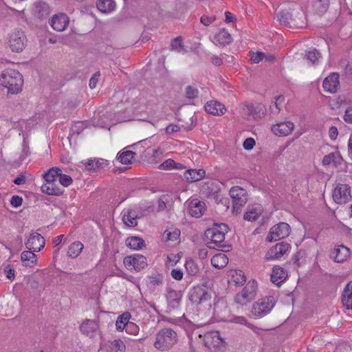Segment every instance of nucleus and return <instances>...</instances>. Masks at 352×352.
Listing matches in <instances>:
<instances>
[{"label":"nucleus","mask_w":352,"mask_h":352,"mask_svg":"<svg viewBox=\"0 0 352 352\" xmlns=\"http://www.w3.org/2000/svg\"><path fill=\"white\" fill-rule=\"evenodd\" d=\"M100 72H96L93 74L91 78L89 80V87L91 89H94L98 82V78L100 77Z\"/></svg>","instance_id":"obj_61"},{"label":"nucleus","mask_w":352,"mask_h":352,"mask_svg":"<svg viewBox=\"0 0 352 352\" xmlns=\"http://www.w3.org/2000/svg\"><path fill=\"white\" fill-rule=\"evenodd\" d=\"M255 145V141L253 138H247L243 142V147L245 150H251Z\"/></svg>","instance_id":"obj_62"},{"label":"nucleus","mask_w":352,"mask_h":352,"mask_svg":"<svg viewBox=\"0 0 352 352\" xmlns=\"http://www.w3.org/2000/svg\"><path fill=\"white\" fill-rule=\"evenodd\" d=\"M214 42L219 45H228L231 43L232 37L226 30H220L214 37Z\"/></svg>","instance_id":"obj_35"},{"label":"nucleus","mask_w":352,"mask_h":352,"mask_svg":"<svg viewBox=\"0 0 352 352\" xmlns=\"http://www.w3.org/2000/svg\"><path fill=\"white\" fill-rule=\"evenodd\" d=\"M108 352H124L125 345L120 340H115L108 346Z\"/></svg>","instance_id":"obj_45"},{"label":"nucleus","mask_w":352,"mask_h":352,"mask_svg":"<svg viewBox=\"0 0 352 352\" xmlns=\"http://www.w3.org/2000/svg\"><path fill=\"white\" fill-rule=\"evenodd\" d=\"M313 8L319 15H322L327 10L329 6V0H314Z\"/></svg>","instance_id":"obj_36"},{"label":"nucleus","mask_w":352,"mask_h":352,"mask_svg":"<svg viewBox=\"0 0 352 352\" xmlns=\"http://www.w3.org/2000/svg\"><path fill=\"white\" fill-rule=\"evenodd\" d=\"M25 244L27 249L33 250V252H39L45 246V239L41 234L33 232Z\"/></svg>","instance_id":"obj_16"},{"label":"nucleus","mask_w":352,"mask_h":352,"mask_svg":"<svg viewBox=\"0 0 352 352\" xmlns=\"http://www.w3.org/2000/svg\"><path fill=\"white\" fill-rule=\"evenodd\" d=\"M334 201L338 204H344L351 198V188L347 184H338L332 194Z\"/></svg>","instance_id":"obj_9"},{"label":"nucleus","mask_w":352,"mask_h":352,"mask_svg":"<svg viewBox=\"0 0 352 352\" xmlns=\"http://www.w3.org/2000/svg\"><path fill=\"white\" fill-rule=\"evenodd\" d=\"M0 85L8 89V94H16L22 90L23 76L15 69H7L0 76Z\"/></svg>","instance_id":"obj_2"},{"label":"nucleus","mask_w":352,"mask_h":352,"mask_svg":"<svg viewBox=\"0 0 352 352\" xmlns=\"http://www.w3.org/2000/svg\"><path fill=\"white\" fill-rule=\"evenodd\" d=\"M62 172L61 169L57 167L51 168L47 173L43 175L45 183L56 182V178Z\"/></svg>","instance_id":"obj_41"},{"label":"nucleus","mask_w":352,"mask_h":352,"mask_svg":"<svg viewBox=\"0 0 352 352\" xmlns=\"http://www.w3.org/2000/svg\"><path fill=\"white\" fill-rule=\"evenodd\" d=\"M294 124L290 121L283 122L273 125L272 127V132L279 136H287L289 135L294 130Z\"/></svg>","instance_id":"obj_21"},{"label":"nucleus","mask_w":352,"mask_h":352,"mask_svg":"<svg viewBox=\"0 0 352 352\" xmlns=\"http://www.w3.org/2000/svg\"><path fill=\"white\" fill-rule=\"evenodd\" d=\"M171 276L176 280H181L183 278L184 273L181 270L173 269L170 272Z\"/></svg>","instance_id":"obj_58"},{"label":"nucleus","mask_w":352,"mask_h":352,"mask_svg":"<svg viewBox=\"0 0 352 352\" xmlns=\"http://www.w3.org/2000/svg\"><path fill=\"white\" fill-rule=\"evenodd\" d=\"M124 264L129 270L139 271L146 265V258L140 254L127 256L124 258Z\"/></svg>","instance_id":"obj_13"},{"label":"nucleus","mask_w":352,"mask_h":352,"mask_svg":"<svg viewBox=\"0 0 352 352\" xmlns=\"http://www.w3.org/2000/svg\"><path fill=\"white\" fill-rule=\"evenodd\" d=\"M344 119L347 123L352 124V108H349L346 109Z\"/></svg>","instance_id":"obj_64"},{"label":"nucleus","mask_w":352,"mask_h":352,"mask_svg":"<svg viewBox=\"0 0 352 352\" xmlns=\"http://www.w3.org/2000/svg\"><path fill=\"white\" fill-rule=\"evenodd\" d=\"M83 245L81 242L76 241L72 243L68 249V256L72 258H76L82 252Z\"/></svg>","instance_id":"obj_42"},{"label":"nucleus","mask_w":352,"mask_h":352,"mask_svg":"<svg viewBox=\"0 0 352 352\" xmlns=\"http://www.w3.org/2000/svg\"><path fill=\"white\" fill-rule=\"evenodd\" d=\"M320 57V54L317 50L309 49L306 52L304 58L309 60L312 64H316Z\"/></svg>","instance_id":"obj_47"},{"label":"nucleus","mask_w":352,"mask_h":352,"mask_svg":"<svg viewBox=\"0 0 352 352\" xmlns=\"http://www.w3.org/2000/svg\"><path fill=\"white\" fill-rule=\"evenodd\" d=\"M80 330L82 334L93 338L100 330L99 322L95 320L85 319L81 323Z\"/></svg>","instance_id":"obj_15"},{"label":"nucleus","mask_w":352,"mask_h":352,"mask_svg":"<svg viewBox=\"0 0 352 352\" xmlns=\"http://www.w3.org/2000/svg\"><path fill=\"white\" fill-rule=\"evenodd\" d=\"M245 276L241 270H234L231 272V278L229 281L234 283L235 285H242L245 283Z\"/></svg>","instance_id":"obj_39"},{"label":"nucleus","mask_w":352,"mask_h":352,"mask_svg":"<svg viewBox=\"0 0 352 352\" xmlns=\"http://www.w3.org/2000/svg\"><path fill=\"white\" fill-rule=\"evenodd\" d=\"M126 245L132 250H139L145 247V242L139 236H130L126 240Z\"/></svg>","instance_id":"obj_32"},{"label":"nucleus","mask_w":352,"mask_h":352,"mask_svg":"<svg viewBox=\"0 0 352 352\" xmlns=\"http://www.w3.org/2000/svg\"><path fill=\"white\" fill-rule=\"evenodd\" d=\"M188 209L192 217L199 218L204 214L206 206L204 201H200L198 199H193L190 201Z\"/></svg>","instance_id":"obj_18"},{"label":"nucleus","mask_w":352,"mask_h":352,"mask_svg":"<svg viewBox=\"0 0 352 352\" xmlns=\"http://www.w3.org/2000/svg\"><path fill=\"white\" fill-rule=\"evenodd\" d=\"M342 162V157L339 152L331 153L324 156L322 159V164L328 166L331 164H333L336 166L341 164Z\"/></svg>","instance_id":"obj_31"},{"label":"nucleus","mask_w":352,"mask_h":352,"mask_svg":"<svg viewBox=\"0 0 352 352\" xmlns=\"http://www.w3.org/2000/svg\"><path fill=\"white\" fill-rule=\"evenodd\" d=\"M211 294L204 287H193L189 293L190 300L195 305L211 306Z\"/></svg>","instance_id":"obj_6"},{"label":"nucleus","mask_w":352,"mask_h":352,"mask_svg":"<svg viewBox=\"0 0 352 352\" xmlns=\"http://www.w3.org/2000/svg\"><path fill=\"white\" fill-rule=\"evenodd\" d=\"M289 249L290 245L289 243L285 242L278 243L267 250L265 259L267 261L279 259L287 254Z\"/></svg>","instance_id":"obj_10"},{"label":"nucleus","mask_w":352,"mask_h":352,"mask_svg":"<svg viewBox=\"0 0 352 352\" xmlns=\"http://www.w3.org/2000/svg\"><path fill=\"white\" fill-rule=\"evenodd\" d=\"M182 294L181 292L166 288V298L168 303V307L170 309H177L181 302Z\"/></svg>","instance_id":"obj_17"},{"label":"nucleus","mask_w":352,"mask_h":352,"mask_svg":"<svg viewBox=\"0 0 352 352\" xmlns=\"http://www.w3.org/2000/svg\"><path fill=\"white\" fill-rule=\"evenodd\" d=\"M290 226L287 223H279L274 226L267 235V240L270 242L278 241L289 236Z\"/></svg>","instance_id":"obj_8"},{"label":"nucleus","mask_w":352,"mask_h":352,"mask_svg":"<svg viewBox=\"0 0 352 352\" xmlns=\"http://www.w3.org/2000/svg\"><path fill=\"white\" fill-rule=\"evenodd\" d=\"M25 36L23 31L14 30L9 38L10 47L13 52H21L25 47Z\"/></svg>","instance_id":"obj_11"},{"label":"nucleus","mask_w":352,"mask_h":352,"mask_svg":"<svg viewBox=\"0 0 352 352\" xmlns=\"http://www.w3.org/2000/svg\"><path fill=\"white\" fill-rule=\"evenodd\" d=\"M230 195L232 199V210L236 214L241 212V208L248 201V192L243 188L235 186L230 188Z\"/></svg>","instance_id":"obj_5"},{"label":"nucleus","mask_w":352,"mask_h":352,"mask_svg":"<svg viewBox=\"0 0 352 352\" xmlns=\"http://www.w3.org/2000/svg\"><path fill=\"white\" fill-rule=\"evenodd\" d=\"M170 50L177 52H183L185 51L182 36H177L172 40Z\"/></svg>","instance_id":"obj_48"},{"label":"nucleus","mask_w":352,"mask_h":352,"mask_svg":"<svg viewBox=\"0 0 352 352\" xmlns=\"http://www.w3.org/2000/svg\"><path fill=\"white\" fill-rule=\"evenodd\" d=\"M205 170L204 169H190L186 170L184 177L188 182H194L201 180L205 176Z\"/></svg>","instance_id":"obj_29"},{"label":"nucleus","mask_w":352,"mask_h":352,"mask_svg":"<svg viewBox=\"0 0 352 352\" xmlns=\"http://www.w3.org/2000/svg\"><path fill=\"white\" fill-rule=\"evenodd\" d=\"M264 56L265 53L259 52H257L256 54H253L250 60L252 63H258L264 59Z\"/></svg>","instance_id":"obj_57"},{"label":"nucleus","mask_w":352,"mask_h":352,"mask_svg":"<svg viewBox=\"0 0 352 352\" xmlns=\"http://www.w3.org/2000/svg\"><path fill=\"white\" fill-rule=\"evenodd\" d=\"M350 256V250L341 245L336 247L332 252L331 258L337 263H343Z\"/></svg>","instance_id":"obj_23"},{"label":"nucleus","mask_w":352,"mask_h":352,"mask_svg":"<svg viewBox=\"0 0 352 352\" xmlns=\"http://www.w3.org/2000/svg\"><path fill=\"white\" fill-rule=\"evenodd\" d=\"M275 101L270 105V111L273 114L279 113L283 104L285 103V97L282 95L276 96L274 97Z\"/></svg>","instance_id":"obj_40"},{"label":"nucleus","mask_w":352,"mask_h":352,"mask_svg":"<svg viewBox=\"0 0 352 352\" xmlns=\"http://www.w3.org/2000/svg\"><path fill=\"white\" fill-rule=\"evenodd\" d=\"M305 14L300 8H294V16H292L289 27L302 28L304 24Z\"/></svg>","instance_id":"obj_30"},{"label":"nucleus","mask_w":352,"mask_h":352,"mask_svg":"<svg viewBox=\"0 0 352 352\" xmlns=\"http://www.w3.org/2000/svg\"><path fill=\"white\" fill-rule=\"evenodd\" d=\"M96 6L100 12L107 13L114 10L116 3L113 0H98Z\"/></svg>","instance_id":"obj_37"},{"label":"nucleus","mask_w":352,"mask_h":352,"mask_svg":"<svg viewBox=\"0 0 352 352\" xmlns=\"http://www.w3.org/2000/svg\"><path fill=\"white\" fill-rule=\"evenodd\" d=\"M274 305L275 301L273 296H266L253 305L252 313L258 317H263L270 313Z\"/></svg>","instance_id":"obj_7"},{"label":"nucleus","mask_w":352,"mask_h":352,"mask_svg":"<svg viewBox=\"0 0 352 352\" xmlns=\"http://www.w3.org/2000/svg\"><path fill=\"white\" fill-rule=\"evenodd\" d=\"M174 202L172 194H163L157 200V211L161 212L173 206Z\"/></svg>","instance_id":"obj_27"},{"label":"nucleus","mask_w":352,"mask_h":352,"mask_svg":"<svg viewBox=\"0 0 352 352\" xmlns=\"http://www.w3.org/2000/svg\"><path fill=\"white\" fill-rule=\"evenodd\" d=\"M69 18L65 14L60 13L54 15L50 21L52 28L58 32L65 30L69 24Z\"/></svg>","instance_id":"obj_19"},{"label":"nucleus","mask_w":352,"mask_h":352,"mask_svg":"<svg viewBox=\"0 0 352 352\" xmlns=\"http://www.w3.org/2000/svg\"><path fill=\"white\" fill-rule=\"evenodd\" d=\"M33 250L23 251L21 254L23 265L33 267L37 262V256Z\"/></svg>","instance_id":"obj_28"},{"label":"nucleus","mask_w":352,"mask_h":352,"mask_svg":"<svg viewBox=\"0 0 352 352\" xmlns=\"http://www.w3.org/2000/svg\"><path fill=\"white\" fill-rule=\"evenodd\" d=\"M228 258L224 254L220 253L213 256L211 258V264L215 268L221 269L226 266Z\"/></svg>","instance_id":"obj_33"},{"label":"nucleus","mask_w":352,"mask_h":352,"mask_svg":"<svg viewBox=\"0 0 352 352\" xmlns=\"http://www.w3.org/2000/svg\"><path fill=\"white\" fill-rule=\"evenodd\" d=\"M287 277V272L279 266H274L272 269V272L271 274V281L276 285L278 287H280L281 283L286 279Z\"/></svg>","instance_id":"obj_25"},{"label":"nucleus","mask_w":352,"mask_h":352,"mask_svg":"<svg viewBox=\"0 0 352 352\" xmlns=\"http://www.w3.org/2000/svg\"><path fill=\"white\" fill-rule=\"evenodd\" d=\"M22 202L23 199L18 195L12 196L10 200V204L14 208L20 206L22 204Z\"/></svg>","instance_id":"obj_59"},{"label":"nucleus","mask_w":352,"mask_h":352,"mask_svg":"<svg viewBox=\"0 0 352 352\" xmlns=\"http://www.w3.org/2000/svg\"><path fill=\"white\" fill-rule=\"evenodd\" d=\"M292 16H294V8L292 10H283L277 13V17L281 24L291 25Z\"/></svg>","instance_id":"obj_34"},{"label":"nucleus","mask_w":352,"mask_h":352,"mask_svg":"<svg viewBox=\"0 0 352 352\" xmlns=\"http://www.w3.org/2000/svg\"><path fill=\"white\" fill-rule=\"evenodd\" d=\"M177 342V333L170 328L160 330L155 336V349L160 351L170 350Z\"/></svg>","instance_id":"obj_3"},{"label":"nucleus","mask_w":352,"mask_h":352,"mask_svg":"<svg viewBox=\"0 0 352 352\" xmlns=\"http://www.w3.org/2000/svg\"><path fill=\"white\" fill-rule=\"evenodd\" d=\"M41 191L43 193L47 194L49 195H54V196H60L61 195L63 192V188H54L50 186V183H45L42 185L41 187Z\"/></svg>","instance_id":"obj_43"},{"label":"nucleus","mask_w":352,"mask_h":352,"mask_svg":"<svg viewBox=\"0 0 352 352\" xmlns=\"http://www.w3.org/2000/svg\"><path fill=\"white\" fill-rule=\"evenodd\" d=\"M50 14L49 5L43 1H35L33 4L32 15L35 19L41 21L46 19Z\"/></svg>","instance_id":"obj_14"},{"label":"nucleus","mask_w":352,"mask_h":352,"mask_svg":"<svg viewBox=\"0 0 352 352\" xmlns=\"http://www.w3.org/2000/svg\"><path fill=\"white\" fill-rule=\"evenodd\" d=\"M205 110L214 116L223 115L226 111L224 104L214 100L208 102L205 105Z\"/></svg>","instance_id":"obj_24"},{"label":"nucleus","mask_w":352,"mask_h":352,"mask_svg":"<svg viewBox=\"0 0 352 352\" xmlns=\"http://www.w3.org/2000/svg\"><path fill=\"white\" fill-rule=\"evenodd\" d=\"M259 217V213L256 212L255 210L248 211L244 214V219L247 221H255Z\"/></svg>","instance_id":"obj_53"},{"label":"nucleus","mask_w":352,"mask_h":352,"mask_svg":"<svg viewBox=\"0 0 352 352\" xmlns=\"http://www.w3.org/2000/svg\"><path fill=\"white\" fill-rule=\"evenodd\" d=\"M131 314L129 312H124L118 318L116 322V329L119 331H123L126 327V324L131 322H129Z\"/></svg>","instance_id":"obj_38"},{"label":"nucleus","mask_w":352,"mask_h":352,"mask_svg":"<svg viewBox=\"0 0 352 352\" xmlns=\"http://www.w3.org/2000/svg\"><path fill=\"white\" fill-rule=\"evenodd\" d=\"M342 301L344 306H345L346 309H352V294L349 295L342 296Z\"/></svg>","instance_id":"obj_56"},{"label":"nucleus","mask_w":352,"mask_h":352,"mask_svg":"<svg viewBox=\"0 0 352 352\" xmlns=\"http://www.w3.org/2000/svg\"><path fill=\"white\" fill-rule=\"evenodd\" d=\"M339 85V75L332 73L324 80L322 86L326 91L335 93L337 91Z\"/></svg>","instance_id":"obj_22"},{"label":"nucleus","mask_w":352,"mask_h":352,"mask_svg":"<svg viewBox=\"0 0 352 352\" xmlns=\"http://www.w3.org/2000/svg\"><path fill=\"white\" fill-rule=\"evenodd\" d=\"M216 19V17L215 16H212V17H210V16H208L206 15H204L201 17L200 19V21L201 23L206 25V26H208L210 25L211 23H213V21H214V20Z\"/></svg>","instance_id":"obj_60"},{"label":"nucleus","mask_w":352,"mask_h":352,"mask_svg":"<svg viewBox=\"0 0 352 352\" xmlns=\"http://www.w3.org/2000/svg\"><path fill=\"white\" fill-rule=\"evenodd\" d=\"M99 167L98 162L94 160H89L86 164V168L89 170H96Z\"/></svg>","instance_id":"obj_63"},{"label":"nucleus","mask_w":352,"mask_h":352,"mask_svg":"<svg viewBox=\"0 0 352 352\" xmlns=\"http://www.w3.org/2000/svg\"><path fill=\"white\" fill-rule=\"evenodd\" d=\"M135 155V153L131 151H123L118 155V160L123 164H131Z\"/></svg>","instance_id":"obj_44"},{"label":"nucleus","mask_w":352,"mask_h":352,"mask_svg":"<svg viewBox=\"0 0 352 352\" xmlns=\"http://www.w3.org/2000/svg\"><path fill=\"white\" fill-rule=\"evenodd\" d=\"M185 267L187 273L190 276H195L199 271L197 264L192 259L186 261Z\"/></svg>","instance_id":"obj_46"},{"label":"nucleus","mask_w":352,"mask_h":352,"mask_svg":"<svg viewBox=\"0 0 352 352\" xmlns=\"http://www.w3.org/2000/svg\"><path fill=\"white\" fill-rule=\"evenodd\" d=\"M181 256L179 254H171L167 256V261L171 266L176 265L180 260Z\"/></svg>","instance_id":"obj_55"},{"label":"nucleus","mask_w":352,"mask_h":352,"mask_svg":"<svg viewBox=\"0 0 352 352\" xmlns=\"http://www.w3.org/2000/svg\"><path fill=\"white\" fill-rule=\"evenodd\" d=\"M257 292V283L254 280L248 282L241 292L237 293L234 301L241 305H246L254 300Z\"/></svg>","instance_id":"obj_4"},{"label":"nucleus","mask_w":352,"mask_h":352,"mask_svg":"<svg viewBox=\"0 0 352 352\" xmlns=\"http://www.w3.org/2000/svg\"><path fill=\"white\" fill-rule=\"evenodd\" d=\"M203 340L205 346L211 351H215L223 344V340L217 331L207 332L204 334Z\"/></svg>","instance_id":"obj_12"},{"label":"nucleus","mask_w":352,"mask_h":352,"mask_svg":"<svg viewBox=\"0 0 352 352\" xmlns=\"http://www.w3.org/2000/svg\"><path fill=\"white\" fill-rule=\"evenodd\" d=\"M186 96L189 99H194L198 96V89L192 86L188 85L186 87Z\"/></svg>","instance_id":"obj_49"},{"label":"nucleus","mask_w":352,"mask_h":352,"mask_svg":"<svg viewBox=\"0 0 352 352\" xmlns=\"http://www.w3.org/2000/svg\"><path fill=\"white\" fill-rule=\"evenodd\" d=\"M126 332L129 334L136 336L139 332V327L137 324L133 322H130L126 324V327L124 329Z\"/></svg>","instance_id":"obj_51"},{"label":"nucleus","mask_w":352,"mask_h":352,"mask_svg":"<svg viewBox=\"0 0 352 352\" xmlns=\"http://www.w3.org/2000/svg\"><path fill=\"white\" fill-rule=\"evenodd\" d=\"M174 164H175V162L172 159H168L160 164L158 168L160 170H170L173 168Z\"/></svg>","instance_id":"obj_52"},{"label":"nucleus","mask_w":352,"mask_h":352,"mask_svg":"<svg viewBox=\"0 0 352 352\" xmlns=\"http://www.w3.org/2000/svg\"><path fill=\"white\" fill-rule=\"evenodd\" d=\"M180 233V230L177 228L167 229L162 234V239L165 242H168V245L175 244L179 242Z\"/></svg>","instance_id":"obj_26"},{"label":"nucleus","mask_w":352,"mask_h":352,"mask_svg":"<svg viewBox=\"0 0 352 352\" xmlns=\"http://www.w3.org/2000/svg\"><path fill=\"white\" fill-rule=\"evenodd\" d=\"M228 230V226L225 223L214 224L212 228L207 229L205 236L210 239L207 243L208 247L223 252L229 251L230 245H226L225 243V234Z\"/></svg>","instance_id":"obj_1"},{"label":"nucleus","mask_w":352,"mask_h":352,"mask_svg":"<svg viewBox=\"0 0 352 352\" xmlns=\"http://www.w3.org/2000/svg\"><path fill=\"white\" fill-rule=\"evenodd\" d=\"M59 183L64 187H67L72 183V179L70 176L63 174L62 172L58 175Z\"/></svg>","instance_id":"obj_50"},{"label":"nucleus","mask_w":352,"mask_h":352,"mask_svg":"<svg viewBox=\"0 0 352 352\" xmlns=\"http://www.w3.org/2000/svg\"><path fill=\"white\" fill-rule=\"evenodd\" d=\"M168 283V278L162 274L155 275V286L163 285Z\"/></svg>","instance_id":"obj_54"},{"label":"nucleus","mask_w":352,"mask_h":352,"mask_svg":"<svg viewBox=\"0 0 352 352\" xmlns=\"http://www.w3.org/2000/svg\"><path fill=\"white\" fill-rule=\"evenodd\" d=\"M122 219L124 224L128 227H135L138 225L139 212L135 209L124 210L122 213Z\"/></svg>","instance_id":"obj_20"}]
</instances>
